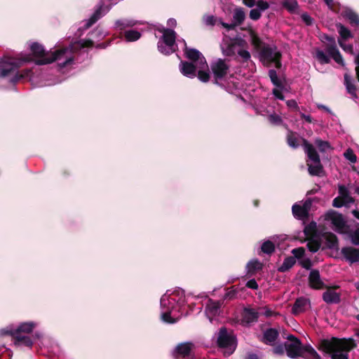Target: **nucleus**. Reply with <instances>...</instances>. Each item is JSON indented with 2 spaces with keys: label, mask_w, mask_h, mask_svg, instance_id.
Masks as SVG:
<instances>
[{
  "label": "nucleus",
  "mask_w": 359,
  "mask_h": 359,
  "mask_svg": "<svg viewBox=\"0 0 359 359\" xmlns=\"http://www.w3.org/2000/svg\"><path fill=\"white\" fill-rule=\"evenodd\" d=\"M163 33L162 40L165 44L169 46H173L175 43L176 33L174 30L168 28H163L160 30Z\"/></svg>",
  "instance_id": "a211bd4d"
},
{
  "label": "nucleus",
  "mask_w": 359,
  "mask_h": 359,
  "mask_svg": "<svg viewBox=\"0 0 359 359\" xmlns=\"http://www.w3.org/2000/svg\"><path fill=\"white\" fill-rule=\"evenodd\" d=\"M13 344L15 346H26L31 348L33 345V341L29 335L14 334Z\"/></svg>",
  "instance_id": "aec40b11"
},
{
  "label": "nucleus",
  "mask_w": 359,
  "mask_h": 359,
  "mask_svg": "<svg viewBox=\"0 0 359 359\" xmlns=\"http://www.w3.org/2000/svg\"><path fill=\"white\" fill-rule=\"evenodd\" d=\"M238 54L243 59L244 61H248L250 58V54L248 50H239Z\"/></svg>",
  "instance_id": "774afa93"
},
{
  "label": "nucleus",
  "mask_w": 359,
  "mask_h": 359,
  "mask_svg": "<svg viewBox=\"0 0 359 359\" xmlns=\"http://www.w3.org/2000/svg\"><path fill=\"white\" fill-rule=\"evenodd\" d=\"M233 20L236 25H241L245 19V13L243 8H236L233 11Z\"/></svg>",
  "instance_id": "c756f323"
},
{
  "label": "nucleus",
  "mask_w": 359,
  "mask_h": 359,
  "mask_svg": "<svg viewBox=\"0 0 359 359\" xmlns=\"http://www.w3.org/2000/svg\"><path fill=\"white\" fill-rule=\"evenodd\" d=\"M31 55H26L22 58H12L4 57L0 58V77L13 75L11 79L12 83H15L25 75L18 72V69L24 62L34 61L36 65H45V49L43 46L37 42H34L30 45Z\"/></svg>",
  "instance_id": "f257e3e1"
},
{
  "label": "nucleus",
  "mask_w": 359,
  "mask_h": 359,
  "mask_svg": "<svg viewBox=\"0 0 359 359\" xmlns=\"http://www.w3.org/2000/svg\"><path fill=\"white\" fill-rule=\"evenodd\" d=\"M279 337V332L276 328H267L263 334L262 341L265 344L273 345Z\"/></svg>",
  "instance_id": "dca6fc26"
},
{
  "label": "nucleus",
  "mask_w": 359,
  "mask_h": 359,
  "mask_svg": "<svg viewBox=\"0 0 359 359\" xmlns=\"http://www.w3.org/2000/svg\"><path fill=\"white\" fill-rule=\"evenodd\" d=\"M193 344L191 342H184L178 344L175 348L177 353L184 358L190 355Z\"/></svg>",
  "instance_id": "393cba45"
},
{
  "label": "nucleus",
  "mask_w": 359,
  "mask_h": 359,
  "mask_svg": "<svg viewBox=\"0 0 359 359\" xmlns=\"http://www.w3.org/2000/svg\"><path fill=\"white\" fill-rule=\"evenodd\" d=\"M269 76L273 86L280 89H283L284 88V86L280 79L278 77L277 72L275 69H270L269 71Z\"/></svg>",
  "instance_id": "f704fd0d"
},
{
  "label": "nucleus",
  "mask_w": 359,
  "mask_h": 359,
  "mask_svg": "<svg viewBox=\"0 0 359 359\" xmlns=\"http://www.w3.org/2000/svg\"><path fill=\"white\" fill-rule=\"evenodd\" d=\"M35 324L33 323H21L16 329L14 330V334H25L28 335L32 332Z\"/></svg>",
  "instance_id": "b1692460"
},
{
  "label": "nucleus",
  "mask_w": 359,
  "mask_h": 359,
  "mask_svg": "<svg viewBox=\"0 0 359 359\" xmlns=\"http://www.w3.org/2000/svg\"><path fill=\"white\" fill-rule=\"evenodd\" d=\"M237 294V291L236 290H231L226 292L224 294V299L231 300L236 298Z\"/></svg>",
  "instance_id": "e2e57ef3"
},
{
  "label": "nucleus",
  "mask_w": 359,
  "mask_h": 359,
  "mask_svg": "<svg viewBox=\"0 0 359 359\" xmlns=\"http://www.w3.org/2000/svg\"><path fill=\"white\" fill-rule=\"evenodd\" d=\"M300 264L303 268L309 270L312 266V262L310 259L306 258L301 261Z\"/></svg>",
  "instance_id": "0e129e2a"
},
{
  "label": "nucleus",
  "mask_w": 359,
  "mask_h": 359,
  "mask_svg": "<svg viewBox=\"0 0 359 359\" xmlns=\"http://www.w3.org/2000/svg\"><path fill=\"white\" fill-rule=\"evenodd\" d=\"M295 263L296 259H294V257L291 256L287 257L284 259L282 265L278 267V271L282 273L286 272L290 269H291L295 264Z\"/></svg>",
  "instance_id": "c85d7f7f"
},
{
  "label": "nucleus",
  "mask_w": 359,
  "mask_h": 359,
  "mask_svg": "<svg viewBox=\"0 0 359 359\" xmlns=\"http://www.w3.org/2000/svg\"><path fill=\"white\" fill-rule=\"evenodd\" d=\"M349 203V201L339 196L334 198L332 201V205L335 208H341L344 205L346 206Z\"/></svg>",
  "instance_id": "09e8293b"
},
{
  "label": "nucleus",
  "mask_w": 359,
  "mask_h": 359,
  "mask_svg": "<svg viewBox=\"0 0 359 359\" xmlns=\"http://www.w3.org/2000/svg\"><path fill=\"white\" fill-rule=\"evenodd\" d=\"M344 156L345 158L348 160L351 163H355L357 161L356 155L353 153V150L351 149H348L344 152Z\"/></svg>",
  "instance_id": "864d4df0"
},
{
  "label": "nucleus",
  "mask_w": 359,
  "mask_h": 359,
  "mask_svg": "<svg viewBox=\"0 0 359 359\" xmlns=\"http://www.w3.org/2000/svg\"><path fill=\"white\" fill-rule=\"evenodd\" d=\"M81 48H90L94 46V41L92 39H82L77 42Z\"/></svg>",
  "instance_id": "5fc2aeb1"
},
{
  "label": "nucleus",
  "mask_w": 359,
  "mask_h": 359,
  "mask_svg": "<svg viewBox=\"0 0 359 359\" xmlns=\"http://www.w3.org/2000/svg\"><path fill=\"white\" fill-rule=\"evenodd\" d=\"M302 147L306 154L308 158L313 163H306L308 172L311 176L323 177L325 170L320 161V158L316 148L308 140L302 138Z\"/></svg>",
  "instance_id": "7ed1b4c3"
},
{
  "label": "nucleus",
  "mask_w": 359,
  "mask_h": 359,
  "mask_svg": "<svg viewBox=\"0 0 359 359\" xmlns=\"http://www.w3.org/2000/svg\"><path fill=\"white\" fill-rule=\"evenodd\" d=\"M326 51L332 57V59L339 65H344L343 57L338 50L337 45H329L327 46Z\"/></svg>",
  "instance_id": "412c9836"
},
{
  "label": "nucleus",
  "mask_w": 359,
  "mask_h": 359,
  "mask_svg": "<svg viewBox=\"0 0 359 359\" xmlns=\"http://www.w3.org/2000/svg\"><path fill=\"white\" fill-rule=\"evenodd\" d=\"M353 338H337L321 339L318 349L330 355L331 359H348V352L356 348Z\"/></svg>",
  "instance_id": "f03ea898"
},
{
  "label": "nucleus",
  "mask_w": 359,
  "mask_h": 359,
  "mask_svg": "<svg viewBox=\"0 0 359 359\" xmlns=\"http://www.w3.org/2000/svg\"><path fill=\"white\" fill-rule=\"evenodd\" d=\"M101 16V7H100L98 9H97L95 13L93 14V15L90 17V18L88 20L87 23L86 24V27L89 28L90 26H92L94 23H95L100 18Z\"/></svg>",
  "instance_id": "c03bdc74"
},
{
  "label": "nucleus",
  "mask_w": 359,
  "mask_h": 359,
  "mask_svg": "<svg viewBox=\"0 0 359 359\" xmlns=\"http://www.w3.org/2000/svg\"><path fill=\"white\" fill-rule=\"evenodd\" d=\"M263 266L257 259L250 260L246 265V276L248 277L254 276L257 271L262 270Z\"/></svg>",
  "instance_id": "6ab92c4d"
},
{
  "label": "nucleus",
  "mask_w": 359,
  "mask_h": 359,
  "mask_svg": "<svg viewBox=\"0 0 359 359\" xmlns=\"http://www.w3.org/2000/svg\"><path fill=\"white\" fill-rule=\"evenodd\" d=\"M180 67V72L184 76L191 79L196 76V65L193 62L182 61Z\"/></svg>",
  "instance_id": "2eb2a0df"
},
{
  "label": "nucleus",
  "mask_w": 359,
  "mask_h": 359,
  "mask_svg": "<svg viewBox=\"0 0 359 359\" xmlns=\"http://www.w3.org/2000/svg\"><path fill=\"white\" fill-rule=\"evenodd\" d=\"M245 286L247 287L252 289V290H257L258 287H259V285H258L257 281L254 278L253 279H250V280H248L246 283Z\"/></svg>",
  "instance_id": "338daca9"
},
{
  "label": "nucleus",
  "mask_w": 359,
  "mask_h": 359,
  "mask_svg": "<svg viewBox=\"0 0 359 359\" xmlns=\"http://www.w3.org/2000/svg\"><path fill=\"white\" fill-rule=\"evenodd\" d=\"M338 43L340 47L346 52L353 53V46L345 44L341 39H338Z\"/></svg>",
  "instance_id": "680f3d73"
},
{
  "label": "nucleus",
  "mask_w": 359,
  "mask_h": 359,
  "mask_svg": "<svg viewBox=\"0 0 359 359\" xmlns=\"http://www.w3.org/2000/svg\"><path fill=\"white\" fill-rule=\"evenodd\" d=\"M309 285L314 290H322L327 285L322 281L320 272L317 269H312L309 276Z\"/></svg>",
  "instance_id": "f8f14e48"
},
{
  "label": "nucleus",
  "mask_w": 359,
  "mask_h": 359,
  "mask_svg": "<svg viewBox=\"0 0 359 359\" xmlns=\"http://www.w3.org/2000/svg\"><path fill=\"white\" fill-rule=\"evenodd\" d=\"M250 35L252 45H254L256 47H259L262 43V41L259 36L252 29L250 30Z\"/></svg>",
  "instance_id": "13d9d810"
},
{
  "label": "nucleus",
  "mask_w": 359,
  "mask_h": 359,
  "mask_svg": "<svg viewBox=\"0 0 359 359\" xmlns=\"http://www.w3.org/2000/svg\"><path fill=\"white\" fill-rule=\"evenodd\" d=\"M255 5L257 8L262 12L267 10L269 8V4L267 1L263 0H258Z\"/></svg>",
  "instance_id": "6e6d98bb"
},
{
  "label": "nucleus",
  "mask_w": 359,
  "mask_h": 359,
  "mask_svg": "<svg viewBox=\"0 0 359 359\" xmlns=\"http://www.w3.org/2000/svg\"><path fill=\"white\" fill-rule=\"evenodd\" d=\"M213 74V83L219 84V81L222 80L229 73L230 66L226 63L225 60L218 59L210 65Z\"/></svg>",
  "instance_id": "1a4fd4ad"
},
{
  "label": "nucleus",
  "mask_w": 359,
  "mask_h": 359,
  "mask_svg": "<svg viewBox=\"0 0 359 359\" xmlns=\"http://www.w3.org/2000/svg\"><path fill=\"white\" fill-rule=\"evenodd\" d=\"M308 306H310L309 299L304 297H298L292 306V313L294 316H297L301 313L305 312Z\"/></svg>",
  "instance_id": "4468645a"
},
{
  "label": "nucleus",
  "mask_w": 359,
  "mask_h": 359,
  "mask_svg": "<svg viewBox=\"0 0 359 359\" xmlns=\"http://www.w3.org/2000/svg\"><path fill=\"white\" fill-rule=\"evenodd\" d=\"M287 339L290 342H285L284 346L287 355L290 358L304 357L302 353V341L293 334H289Z\"/></svg>",
  "instance_id": "6e6552de"
},
{
  "label": "nucleus",
  "mask_w": 359,
  "mask_h": 359,
  "mask_svg": "<svg viewBox=\"0 0 359 359\" xmlns=\"http://www.w3.org/2000/svg\"><path fill=\"white\" fill-rule=\"evenodd\" d=\"M285 351V348L284 346V344H280L277 346H276L273 349V352L275 354L283 355Z\"/></svg>",
  "instance_id": "052dcab7"
},
{
  "label": "nucleus",
  "mask_w": 359,
  "mask_h": 359,
  "mask_svg": "<svg viewBox=\"0 0 359 359\" xmlns=\"http://www.w3.org/2000/svg\"><path fill=\"white\" fill-rule=\"evenodd\" d=\"M200 68L201 69L198 70V72H196V76L203 83H207L208 81H209L210 78L208 67L206 68L204 67L203 65H201Z\"/></svg>",
  "instance_id": "473e14b6"
},
{
  "label": "nucleus",
  "mask_w": 359,
  "mask_h": 359,
  "mask_svg": "<svg viewBox=\"0 0 359 359\" xmlns=\"http://www.w3.org/2000/svg\"><path fill=\"white\" fill-rule=\"evenodd\" d=\"M316 59L320 64H328L330 62V57L321 50H316Z\"/></svg>",
  "instance_id": "a18cd8bd"
},
{
  "label": "nucleus",
  "mask_w": 359,
  "mask_h": 359,
  "mask_svg": "<svg viewBox=\"0 0 359 359\" xmlns=\"http://www.w3.org/2000/svg\"><path fill=\"white\" fill-rule=\"evenodd\" d=\"M258 313L254 309L245 308L243 313V319L247 323L257 321Z\"/></svg>",
  "instance_id": "5701e85b"
},
{
  "label": "nucleus",
  "mask_w": 359,
  "mask_h": 359,
  "mask_svg": "<svg viewBox=\"0 0 359 359\" xmlns=\"http://www.w3.org/2000/svg\"><path fill=\"white\" fill-rule=\"evenodd\" d=\"M351 242L354 245H359V228L349 233Z\"/></svg>",
  "instance_id": "8fccbe9b"
},
{
  "label": "nucleus",
  "mask_w": 359,
  "mask_h": 359,
  "mask_svg": "<svg viewBox=\"0 0 359 359\" xmlns=\"http://www.w3.org/2000/svg\"><path fill=\"white\" fill-rule=\"evenodd\" d=\"M231 43L234 44L235 47H243L246 44V41L242 38H236L232 40Z\"/></svg>",
  "instance_id": "69168bd1"
},
{
  "label": "nucleus",
  "mask_w": 359,
  "mask_h": 359,
  "mask_svg": "<svg viewBox=\"0 0 359 359\" xmlns=\"http://www.w3.org/2000/svg\"><path fill=\"white\" fill-rule=\"evenodd\" d=\"M341 254L346 261L351 264L359 262V248L351 246L344 247L341 250Z\"/></svg>",
  "instance_id": "ddd939ff"
},
{
  "label": "nucleus",
  "mask_w": 359,
  "mask_h": 359,
  "mask_svg": "<svg viewBox=\"0 0 359 359\" xmlns=\"http://www.w3.org/2000/svg\"><path fill=\"white\" fill-rule=\"evenodd\" d=\"M261 11L257 8L250 11V18L252 20H258L261 18Z\"/></svg>",
  "instance_id": "4d7b16f0"
},
{
  "label": "nucleus",
  "mask_w": 359,
  "mask_h": 359,
  "mask_svg": "<svg viewBox=\"0 0 359 359\" xmlns=\"http://www.w3.org/2000/svg\"><path fill=\"white\" fill-rule=\"evenodd\" d=\"M322 237L325 240L327 248L339 250V239L334 233L330 231L324 232Z\"/></svg>",
  "instance_id": "f3484780"
},
{
  "label": "nucleus",
  "mask_w": 359,
  "mask_h": 359,
  "mask_svg": "<svg viewBox=\"0 0 359 359\" xmlns=\"http://www.w3.org/2000/svg\"><path fill=\"white\" fill-rule=\"evenodd\" d=\"M158 50L163 54L168 55L175 52L173 46H169L165 44L163 42H158Z\"/></svg>",
  "instance_id": "79ce46f5"
},
{
  "label": "nucleus",
  "mask_w": 359,
  "mask_h": 359,
  "mask_svg": "<svg viewBox=\"0 0 359 359\" xmlns=\"http://www.w3.org/2000/svg\"><path fill=\"white\" fill-rule=\"evenodd\" d=\"M221 304L219 302L210 299L207 306L206 311L212 316H215L219 313Z\"/></svg>",
  "instance_id": "cd10ccee"
},
{
  "label": "nucleus",
  "mask_w": 359,
  "mask_h": 359,
  "mask_svg": "<svg viewBox=\"0 0 359 359\" xmlns=\"http://www.w3.org/2000/svg\"><path fill=\"white\" fill-rule=\"evenodd\" d=\"M282 6L290 13H295L298 8L297 0H283Z\"/></svg>",
  "instance_id": "72a5a7b5"
},
{
  "label": "nucleus",
  "mask_w": 359,
  "mask_h": 359,
  "mask_svg": "<svg viewBox=\"0 0 359 359\" xmlns=\"http://www.w3.org/2000/svg\"><path fill=\"white\" fill-rule=\"evenodd\" d=\"M236 47L231 42L226 45V48H222V53L226 56H233L236 54Z\"/></svg>",
  "instance_id": "de8ad7c7"
},
{
  "label": "nucleus",
  "mask_w": 359,
  "mask_h": 359,
  "mask_svg": "<svg viewBox=\"0 0 359 359\" xmlns=\"http://www.w3.org/2000/svg\"><path fill=\"white\" fill-rule=\"evenodd\" d=\"M344 85L348 94L353 98H357V86L352 82L351 76L348 74H344Z\"/></svg>",
  "instance_id": "a878e982"
},
{
  "label": "nucleus",
  "mask_w": 359,
  "mask_h": 359,
  "mask_svg": "<svg viewBox=\"0 0 359 359\" xmlns=\"http://www.w3.org/2000/svg\"><path fill=\"white\" fill-rule=\"evenodd\" d=\"M315 144L320 152H325L327 149L332 148L329 142L324 141L319 138L315 140Z\"/></svg>",
  "instance_id": "37998d69"
},
{
  "label": "nucleus",
  "mask_w": 359,
  "mask_h": 359,
  "mask_svg": "<svg viewBox=\"0 0 359 359\" xmlns=\"http://www.w3.org/2000/svg\"><path fill=\"white\" fill-rule=\"evenodd\" d=\"M339 285L327 286L325 287L327 289L323 294V299L328 304H339L341 302V294L334 291V290L339 289Z\"/></svg>",
  "instance_id": "9d476101"
},
{
  "label": "nucleus",
  "mask_w": 359,
  "mask_h": 359,
  "mask_svg": "<svg viewBox=\"0 0 359 359\" xmlns=\"http://www.w3.org/2000/svg\"><path fill=\"white\" fill-rule=\"evenodd\" d=\"M309 250L313 253L318 252L321 246V243L318 240L309 238L306 244Z\"/></svg>",
  "instance_id": "e433bc0d"
},
{
  "label": "nucleus",
  "mask_w": 359,
  "mask_h": 359,
  "mask_svg": "<svg viewBox=\"0 0 359 359\" xmlns=\"http://www.w3.org/2000/svg\"><path fill=\"white\" fill-rule=\"evenodd\" d=\"M317 226L315 222H311L304 227V233L306 236H314L316 233Z\"/></svg>",
  "instance_id": "ea45409f"
},
{
  "label": "nucleus",
  "mask_w": 359,
  "mask_h": 359,
  "mask_svg": "<svg viewBox=\"0 0 359 359\" xmlns=\"http://www.w3.org/2000/svg\"><path fill=\"white\" fill-rule=\"evenodd\" d=\"M185 57L192 62H199V65H203L205 67L208 68V64L205 57L202 53L196 48H188L185 43L184 50Z\"/></svg>",
  "instance_id": "9b49d317"
},
{
  "label": "nucleus",
  "mask_w": 359,
  "mask_h": 359,
  "mask_svg": "<svg viewBox=\"0 0 359 359\" xmlns=\"http://www.w3.org/2000/svg\"><path fill=\"white\" fill-rule=\"evenodd\" d=\"M337 27L338 28V32L340 36L339 39H341L342 41L353 38V34L351 31L344 25L339 23L337 25Z\"/></svg>",
  "instance_id": "7c9ffc66"
},
{
  "label": "nucleus",
  "mask_w": 359,
  "mask_h": 359,
  "mask_svg": "<svg viewBox=\"0 0 359 359\" xmlns=\"http://www.w3.org/2000/svg\"><path fill=\"white\" fill-rule=\"evenodd\" d=\"M302 138L303 137H297V134L296 133L289 131L287 135V143L290 147L297 149L300 144L299 141L302 142Z\"/></svg>",
  "instance_id": "bb28decb"
},
{
  "label": "nucleus",
  "mask_w": 359,
  "mask_h": 359,
  "mask_svg": "<svg viewBox=\"0 0 359 359\" xmlns=\"http://www.w3.org/2000/svg\"><path fill=\"white\" fill-rule=\"evenodd\" d=\"M68 52V48H64L55 50L53 52L46 51V65L57 62V66L60 69L70 65L74 62L72 57H67L66 54Z\"/></svg>",
  "instance_id": "39448f33"
},
{
  "label": "nucleus",
  "mask_w": 359,
  "mask_h": 359,
  "mask_svg": "<svg viewBox=\"0 0 359 359\" xmlns=\"http://www.w3.org/2000/svg\"><path fill=\"white\" fill-rule=\"evenodd\" d=\"M161 318L164 322L169 324H174L177 322V318H172L170 312L163 313L161 315Z\"/></svg>",
  "instance_id": "3c124183"
},
{
  "label": "nucleus",
  "mask_w": 359,
  "mask_h": 359,
  "mask_svg": "<svg viewBox=\"0 0 359 359\" xmlns=\"http://www.w3.org/2000/svg\"><path fill=\"white\" fill-rule=\"evenodd\" d=\"M90 36L93 39H96L97 41L102 39L104 36V32L102 28L100 27H97L94 29L90 33Z\"/></svg>",
  "instance_id": "49530a36"
},
{
  "label": "nucleus",
  "mask_w": 359,
  "mask_h": 359,
  "mask_svg": "<svg viewBox=\"0 0 359 359\" xmlns=\"http://www.w3.org/2000/svg\"><path fill=\"white\" fill-rule=\"evenodd\" d=\"M275 244L269 240L264 241L261 245V251L269 255L273 254L275 252Z\"/></svg>",
  "instance_id": "c9c22d12"
},
{
  "label": "nucleus",
  "mask_w": 359,
  "mask_h": 359,
  "mask_svg": "<svg viewBox=\"0 0 359 359\" xmlns=\"http://www.w3.org/2000/svg\"><path fill=\"white\" fill-rule=\"evenodd\" d=\"M325 219L330 221L334 230L339 233H345V229L348 228L343 215L334 210H330L325 213Z\"/></svg>",
  "instance_id": "0eeeda50"
},
{
  "label": "nucleus",
  "mask_w": 359,
  "mask_h": 359,
  "mask_svg": "<svg viewBox=\"0 0 359 359\" xmlns=\"http://www.w3.org/2000/svg\"><path fill=\"white\" fill-rule=\"evenodd\" d=\"M304 352H306L311 355L313 359H321L320 355L316 352V351L310 345L306 344L304 346L302 344V353L304 355Z\"/></svg>",
  "instance_id": "58836bf2"
},
{
  "label": "nucleus",
  "mask_w": 359,
  "mask_h": 359,
  "mask_svg": "<svg viewBox=\"0 0 359 359\" xmlns=\"http://www.w3.org/2000/svg\"><path fill=\"white\" fill-rule=\"evenodd\" d=\"M338 191L339 197L347 200L349 203H354V198L350 196L348 189L344 185H339Z\"/></svg>",
  "instance_id": "4c0bfd02"
},
{
  "label": "nucleus",
  "mask_w": 359,
  "mask_h": 359,
  "mask_svg": "<svg viewBox=\"0 0 359 359\" xmlns=\"http://www.w3.org/2000/svg\"><path fill=\"white\" fill-rule=\"evenodd\" d=\"M343 17L348 20L353 27H359V15L351 9H346L342 14Z\"/></svg>",
  "instance_id": "4be33fe9"
},
{
  "label": "nucleus",
  "mask_w": 359,
  "mask_h": 359,
  "mask_svg": "<svg viewBox=\"0 0 359 359\" xmlns=\"http://www.w3.org/2000/svg\"><path fill=\"white\" fill-rule=\"evenodd\" d=\"M259 55L264 66L269 67L274 63L276 69H280L282 67V54L277 50L276 47L264 46L261 50Z\"/></svg>",
  "instance_id": "20e7f679"
},
{
  "label": "nucleus",
  "mask_w": 359,
  "mask_h": 359,
  "mask_svg": "<svg viewBox=\"0 0 359 359\" xmlns=\"http://www.w3.org/2000/svg\"><path fill=\"white\" fill-rule=\"evenodd\" d=\"M301 18L307 26H311L313 23V19L306 13H302Z\"/></svg>",
  "instance_id": "bf43d9fd"
},
{
  "label": "nucleus",
  "mask_w": 359,
  "mask_h": 359,
  "mask_svg": "<svg viewBox=\"0 0 359 359\" xmlns=\"http://www.w3.org/2000/svg\"><path fill=\"white\" fill-rule=\"evenodd\" d=\"M292 213L294 216L299 219H304L309 216L307 210L302 207L300 205L294 204L292 208Z\"/></svg>",
  "instance_id": "2f4dec72"
},
{
  "label": "nucleus",
  "mask_w": 359,
  "mask_h": 359,
  "mask_svg": "<svg viewBox=\"0 0 359 359\" xmlns=\"http://www.w3.org/2000/svg\"><path fill=\"white\" fill-rule=\"evenodd\" d=\"M124 36L128 41H135L140 38L141 34L138 31L131 29L126 31Z\"/></svg>",
  "instance_id": "a19ab883"
},
{
  "label": "nucleus",
  "mask_w": 359,
  "mask_h": 359,
  "mask_svg": "<svg viewBox=\"0 0 359 359\" xmlns=\"http://www.w3.org/2000/svg\"><path fill=\"white\" fill-rule=\"evenodd\" d=\"M292 254L294 255V259H301L305 254V250L303 247L294 248L292 250Z\"/></svg>",
  "instance_id": "603ef678"
},
{
  "label": "nucleus",
  "mask_w": 359,
  "mask_h": 359,
  "mask_svg": "<svg viewBox=\"0 0 359 359\" xmlns=\"http://www.w3.org/2000/svg\"><path fill=\"white\" fill-rule=\"evenodd\" d=\"M217 345L219 348L229 349L228 354L231 355L236 349V337L223 326L219 330Z\"/></svg>",
  "instance_id": "423d86ee"
}]
</instances>
